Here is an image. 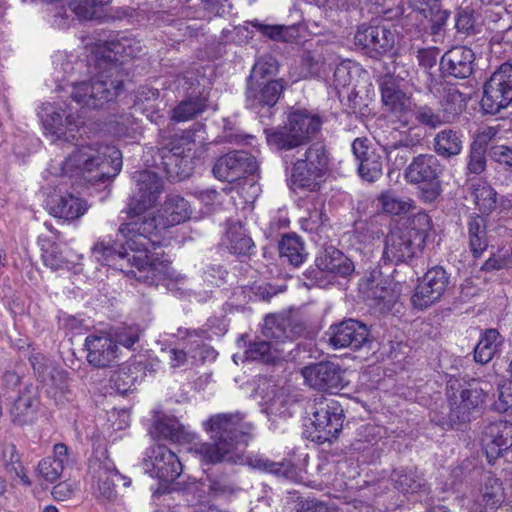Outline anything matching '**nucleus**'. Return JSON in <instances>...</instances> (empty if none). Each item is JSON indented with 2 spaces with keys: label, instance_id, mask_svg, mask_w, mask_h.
Returning a JSON list of instances; mask_svg holds the SVG:
<instances>
[{
  "label": "nucleus",
  "instance_id": "1",
  "mask_svg": "<svg viewBox=\"0 0 512 512\" xmlns=\"http://www.w3.org/2000/svg\"><path fill=\"white\" fill-rule=\"evenodd\" d=\"M206 430L210 434V441L198 443L194 447V452L202 462L247 464L254 469L278 477L292 476L293 465L290 462H274L260 455L246 454V447L252 439L253 425L245 421L242 413H222L211 416L206 422Z\"/></svg>",
  "mask_w": 512,
  "mask_h": 512
},
{
  "label": "nucleus",
  "instance_id": "2",
  "mask_svg": "<svg viewBox=\"0 0 512 512\" xmlns=\"http://www.w3.org/2000/svg\"><path fill=\"white\" fill-rule=\"evenodd\" d=\"M142 48L132 36L117 35L95 60V73L88 80L74 82L70 97L81 108L108 109L123 89L124 59L138 56Z\"/></svg>",
  "mask_w": 512,
  "mask_h": 512
},
{
  "label": "nucleus",
  "instance_id": "3",
  "mask_svg": "<svg viewBox=\"0 0 512 512\" xmlns=\"http://www.w3.org/2000/svg\"><path fill=\"white\" fill-rule=\"evenodd\" d=\"M74 141L76 148L61 163L64 176L96 185L118 175L122 154L117 147L98 141L79 142L78 137Z\"/></svg>",
  "mask_w": 512,
  "mask_h": 512
},
{
  "label": "nucleus",
  "instance_id": "4",
  "mask_svg": "<svg viewBox=\"0 0 512 512\" xmlns=\"http://www.w3.org/2000/svg\"><path fill=\"white\" fill-rule=\"evenodd\" d=\"M188 201L180 195L167 196L157 216L144 215L119 226L118 232L126 238L133 250H155L160 244V229L178 225L189 219Z\"/></svg>",
  "mask_w": 512,
  "mask_h": 512
},
{
  "label": "nucleus",
  "instance_id": "5",
  "mask_svg": "<svg viewBox=\"0 0 512 512\" xmlns=\"http://www.w3.org/2000/svg\"><path fill=\"white\" fill-rule=\"evenodd\" d=\"M126 240V238L123 236ZM131 249L125 244L96 243L92 248V256L102 264L123 272L126 276L149 285H158L165 268L163 261L151 255V251Z\"/></svg>",
  "mask_w": 512,
  "mask_h": 512
},
{
  "label": "nucleus",
  "instance_id": "6",
  "mask_svg": "<svg viewBox=\"0 0 512 512\" xmlns=\"http://www.w3.org/2000/svg\"><path fill=\"white\" fill-rule=\"evenodd\" d=\"M322 123L318 114L297 109L289 114L286 125L265 128L264 134L268 146L280 154L282 161L288 162L289 153H299V149L320 131Z\"/></svg>",
  "mask_w": 512,
  "mask_h": 512
},
{
  "label": "nucleus",
  "instance_id": "7",
  "mask_svg": "<svg viewBox=\"0 0 512 512\" xmlns=\"http://www.w3.org/2000/svg\"><path fill=\"white\" fill-rule=\"evenodd\" d=\"M307 438L318 444L336 440L343 429L345 413L342 404L323 395L305 403Z\"/></svg>",
  "mask_w": 512,
  "mask_h": 512
},
{
  "label": "nucleus",
  "instance_id": "8",
  "mask_svg": "<svg viewBox=\"0 0 512 512\" xmlns=\"http://www.w3.org/2000/svg\"><path fill=\"white\" fill-rule=\"evenodd\" d=\"M194 136L191 130H184L170 136L159 149V165L171 181H181L193 172L198 147Z\"/></svg>",
  "mask_w": 512,
  "mask_h": 512
},
{
  "label": "nucleus",
  "instance_id": "9",
  "mask_svg": "<svg viewBox=\"0 0 512 512\" xmlns=\"http://www.w3.org/2000/svg\"><path fill=\"white\" fill-rule=\"evenodd\" d=\"M443 172L444 166L436 155L422 153L412 158L404 169L403 177L407 183L420 186L423 198L432 202L442 192Z\"/></svg>",
  "mask_w": 512,
  "mask_h": 512
},
{
  "label": "nucleus",
  "instance_id": "10",
  "mask_svg": "<svg viewBox=\"0 0 512 512\" xmlns=\"http://www.w3.org/2000/svg\"><path fill=\"white\" fill-rule=\"evenodd\" d=\"M512 103V64H501L485 81L480 105L487 114L495 115Z\"/></svg>",
  "mask_w": 512,
  "mask_h": 512
},
{
  "label": "nucleus",
  "instance_id": "11",
  "mask_svg": "<svg viewBox=\"0 0 512 512\" xmlns=\"http://www.w3.org/2000/svg\"><path fill=\"white\" fill-rule=\"evenodd\" d=\"M396 32L386 24H361L354 35V45L366 56L380 60L395 46Z\"/></svg>",
  "mask_w": 512,
  "mask_h": 512
},
{
  "label": "nucleus",
  "instance_id": "12",
  "mask_svg": "<svg viewBox=\"0 0 512 512\" xmlns=\"http://www.w3.org/2000/svg\"><path fill=\"white\" fill-rule=\"evenodd\" d=\"M391 67H385L386 73L378 79L381 98L383 104L392 112L399 115V121L404 127L410 125L409 113L412 108L411 99L402 91L398 79H404L401 73L396 71L398 65L396 61L390 57Z\"/></svg>",
  "mask_w": 512,
  "mask_h": 512
},
{
  "label": "nucleus",
  "instance_id": "13",
  "mask_svg": "<svg viewBox=\"0 0 512 512\" xmlns=\"http://www.w3.org/2000/svg\"><path fill=\"white\" fill-rule=\"evenodd\" d=\"M328 343L334 349L349 348L357 351L371 348L373 337L369 327L362 321L347 318L331 325L326 332Z\"/></svg>",
  "mask_w": 512,
  "mask_h": 512
},
{
  "label": "nucleus",
  "instance_id": "14",
  "mask_svg": "<svg viewBox=\"0 0 512 512\" xmlns=\"http://www.w3.org/2000/svg\"><path fill=\"white\" fill-rule=\"evenodd\" d=\"M284 91L283 81L247 82L245 92L246 108L257 114L262 123L270 120L274 107Z\"/></svg>",
  "mask_w": 512,
  "mask_h": 512
},
{
  "label": "nucleus",
  "instance_id": "15",
  "mask_svg": "<svg viewBox=\"0 0 512 512\" xmlns=\"http://www.w3.org/2000/svg\"><path fill=\"white\" fill-rule=\"evenodd\" d=\"M450 284V275L442 266H433L423 275L414 293L411 304L415 309L425 310L440 301Z\"/></svg>",
  "mask_w": 512,
  "mask_h": 512
},
{
  "label": "nucleus",
  "instance_id": "16",
  "mask_svg": "<svg viewBox=\"0 0 512 512\" xmlns=\"http://www.w3.org/2000/svg\"><path fill=\"white\" fill-rule=\"evenodd\" d=\"M133 179L136 187L128 203L127 213L130 217L139 216L154 206L163 189L162 179L153 171H136Z\"/></svg>",
  "mask_w": 512,
  "mask_h": 512
},
{
  "label": "nucleus",
  "instance_id": "17",
  "mask_svg": "<svg viewBox=\"0 0 512 512\" xmlns=\"http://www.w3.org/2000/svg\"><path fill=\"white\" fill-rule=\"evenodd\" d=\"M305 331V322L292 313L269 314L262 325L263 336L275 345L293 342Z\"/></svg>",
  "mask_w": 512,
  "mask_h": 512
},
{
  "label": "nucleus",
  "instance_id": "18",
  "mask_svg": "<svg viewBox=\"0 0 512 512\" xmlns=\"http://www.w3.org/2000/svg\"><path fill=\"white\" fill-rule=\"evenodd\" d=\"M255 157L243 150L230 151L216 159L212 172L220 181L235 182L256 172Z\"/></svg>",
  "mask_w": 512,
  "mask_h": 512
},
{
  "label": "nucleus",
  "instance_id": "19",
  "mask_svg": "<svg viewBox=\"0 0 512 512\" xmlns=\"http://www.w3.org/2000/svg\"><path fill=\"white\" fill-rule=\"evenodd\" d=\"M89 471L97 484L96 497L102 501H114L116 499V481H122L124 487L131 485V479L119 473L114 463L108 458L95 457L91 459Z\"/></svg>",
  "mask_w": 512,
  "mask_h": 512
},
{
  "label": "nucleus",
  "instance_id": "20",
  "mask_svg": "<svg viewBox=\"0 0 512 512\" xmlns=\"http://www.w3.org/2000/svg\"><path fill=\"white\" fill-rule=\"evenodd\" d=\"M305 384L318 391L341 390L345 387L344 370L332 361H321L301 369Z\"/></svg>",
  "mask_w": 512,
  "mask_h": 512
},
{
  "label": "nucleus",
  "instance_id": "21",
  "mask_svg": "<svg viewBox=\"0 0 512 512\" xmlns=\"http://www.w3.org/2000/svg\"><path fill=\"white\" fill-rule=\"evenodd\" d=\"M485 398L486 392L480 386V382L473 379L461 389L460 401L451 406L448 420L440 421L439 424L455 427L469 422L472 413L484 403Z\"/></svg>",
  "mask_w": 512,
  "mask_h": 512
},
{
  "label": "nucleus",
  "instance_id": "22",
  "mask_svg": "<svg viewBox=\"0 0 512 512\" xmlns=\"http://www.w3.org/2000/svg\"><path fill=\"white\" fill-rule=\"evenodd\" d=\"M481 444L489 463L499 457L506 459L508 450L512 448V422L499 419L485 425Z\"/></svg>",
  "mask_w": 512,
  "mask_h": 512
},
{
  "label": "nucleus",
  "instance_id": "23",
  "mask_svg": "<svg viewBox=\"0 0 512 512\" xmlns=\"http://www.w3.org/2000/svg\"><path fill=\"white\" fill-rule=\"evenodd\" d=\"M182 79L184 84L188 85L187 93L189 97L173 108L171 119L176 122L193 119L207 107L205 83L201 84L193 71L185 72Z\"/></svg>",
  "mask_w": 512,
  "mask_h": 512
},
{
  "label": "nucleus",
  "instance_id": "24",
  "mask_svg": "<svg viewBox=\"0 0 512 512\" xmlns=\"http://www.w3.org/2000/svg\"><path fill=\"white\" fill-rule=\"evenodd\" d=\"M143 467L150 476L166 483L176 480L183 471L177 455L164 445L151 450V454L143 461Z\"/></svg>",
  "mask_w": 512,
  "mask_h": 512
},
{
  "label": "nucleus",
  "instance_id": "25",
  "mask_svg": "<svg viewBox=\"0 0 512 512\" xmlns=\"http://www.w3.org/2000/svg\"><path fill=\"white\" fill-rule=\"evenodd\" d=\"M422 249L423 246L411 236L409 231L397 227L385 237L382 259L394 264L408 263Z\"/></svg>",
  "mask_w": 512,
  "mask_h": 512
},
{
  "label": "nucleus",
  "instance_id": "26",
  "mask_svg": "<svg viewBox=\"0 0 512 512\" xmlns=\"http://www.w3.org/2000/svg\"><path fill=\"white\" fill-rule=\"evenodd\" d=\"M41 120L47 132L57 139H62L67 142L77 140V134H79V138H82L80 131L85 129L83 122L78 116L65 114V112L61 113L50 104L44 108V114L41 115Z\"/></svg>",
  "mask_w": 512,
  "mask_h": 512
},
{
  "label": "nucleus",
  "instance_id": "27",
  "mask_svg": "<svg viewBox=\"0 0 512 512\" xmlns=\"http://www.w3.org/2000/svg\"><path fill=\"white\" fill-rule=\"evenodd\" d=\"M352 152L358 161V174L362 180L373 183L383 175V161L380 153L372 148L366 137H358L352 142Z\"/></svg>",
  "mask_w": 512,
  "mask_h": 512
},
{
  "label": "nucleus",
  "instance_id": "28",
  "mask_svg": "<svg viewBox=\"0 0 512 512\" xmlns=\"http://www.w3.org/2000/svg\"><path fill=\"white\" fill-rule=\"evenodd\" d=\"M88 363L98 369L116 366L120 351L113 338L107 334L89 335L85 339Z\"/></svg>",
  "mask_w": 512,
  "mask_h": 512
},
{
  "label": "nucleus",
  "instance_id": "29",
  "mask_svg": "<svg viewBox=\"0 0 512 512\" xmlns=\"http://www.w3.org/2000/svg\"><path fill=\"white\" fill-rule=\"evenodd\" d=\"M475 52L467 46H454L440 59V70L444 77L468 79L475 70Z\"/></svg>",
  "mask_w": 512,
  "mask_h": 512
},
{
  "label": "nucleus",
  "instance_id": "30",
  "mask_svg": "<svg viewBox=\"0 0 512 512\" xmlns=\"http://www.w3.org/2000/svg\"><path fill=\"white\" fill-rule=\"evenodd\" d=\"M40 405L38 387L33 384L25 385L19 390L11 407L12 422L21 427L33 425L38 419Z\"/></svg>",
  "mask_w": 512,
  "mask_h": 512
},
{
  "label": "nucleus",
  "instance_id": "31",
  "mask_svg": "<svg viewBox=\"0 0 512 512\" xmlns=\"http://www.w3.org/2000/svg\"><path fill=\"white\" fill-rule=\"evenodd\" d=\"M315 265L318 271L307 272V278L318 280L319 272H328L340 277H348L355 271V265L352 260L342 251L334 246H327L316 257Z\"/></svg>",
  "mask_w": 512,
  "mask_h": 512
},
{
  "label": "nucleus",
  "instance_id": "32",
  "mask_svg": "<svg viewBox=\"0 0 512 512\" xmlns=\"http://www.w3.org/2000/svg\"><path fill=\"white\" fill-rule=\"evenodd\" d=\"M294 152L289 153L288 162L283 161L288 169V165H292L290 176L287 179L289 187L293 191L316 192L320 189L323 182V175L307 166L304 162L294 160Z\"/></svg>",
  "mask_w": 512,
  "mask_h": 512
},
{
  "label": "nucleus",
  "instance_id": "33",
  "mask_svg": "<svg viewBox=\"0 0 512 512\" xmlns=\"http://www.w3.org/2000/svg\"><path fill=\"white\" fill-rule=\"evenodd\" d=\"M47 207L50 215L71 222L78 220L87 212L88 203L86 200L66 192L52 196Z\"/></svg>",
  "mask_w": 512,
  "mask_h": 512
},
{
  "label": "nucleus",
  "instance_id": "34",
  "mask_svg": "<svg viewBox=\"0 0 512 512\" xmlns=\"http://www.w3.org/2000/svg\"><path fill=\"white\" fill-rule=\"evenodd\" d=\"M504 500L505 492L501 481L489 476L473 500L469 512H495Z\"/></svg>",
  "mask_w": 512,
  "mask_h": 512
},
{
  "label": "nucleus",
  "instance_id": "35",
  "mask_svg": "<svg viewBox=\"0 0 512 512\" xmlns=\"http://www.w3.org/2000/svg\"><path fill=\"white\" fill-rule=\"evenodd\" d=\"M495 136V132L489 128L475 135L469 146V153L466 163L467 175H480L487 167V158L489 151V143Z\"/></svg>",
  "mask_w": 512,
  "mask_h": 512
},
{
  "label": "nucleus",
  "instance_id": "36",
  "mask_svg": "<svg viewBox=\"0 0 512 512\" xmlns=\"http://www.w3.org/2000/svg\"><path fill=\"white\" fill-rule=\"evenodd\" d=\"M394 488L404 495L419 494L428 495L430 487L416 468H398L394 469L390 475Z\"/></svg>",
  "mask_w": 512,
  "mask_h": 512
},
{
  "label": "nucleus",
  "instance_id": "37",
  "mask_svg": "<svg viewBox=\"0 0 512 512\" xmlns=\"http://www.w3.org/2000/svg\"><path fill=\"white\" fill-rule=\"evenodd\" d=\"M49 3L60 4L61 10L54 14L55 22L58 26L65 24L64 20L68 18L66 10L67 6L72 13H74L79 19L90 20L94 18L97 13V9L110 3L111 0H47Z\"/></svg>",
  "mask_w": 512,
  "mask_h": 512
},
{
  "label": "nucleus",
  "instance_id": "38",
  "mask_svg": "<svg viewBox=\"0 0 512 512\" xmlns=\"http://www.w3.org/2000/svg\"><path fill=\"white\" fill-rule=\"evenodd\" d=\"M464 146V133L461 129L444 128L433 138V150L436 156L451 159L461 154Z\"/></svg>",
  "mask_w": 512,
  "mask_h": 512
},
{
  "label": "nucleus",
  "instance_id": "39",
  "mask_svg": "<svg viewBox=\"0 0 512 512\" xmlns=\"http://www.w3.org/2000/svg\"><path fill=\"white\" fill-rule=\"evenodd\" d=\"M467 241L474 258H479L488 248L487 219L483 215L471 214L467 220Z\"/></svg>",
  "mask_w": 512,
  "mask_h": 512
},
{
  "label": "nucleus",
  "instance_id": "40",
  "mask_svg": "<svg viewBox=\"0 0 512 512\" xmlns=\"http://www.w3.org/2000/svg\"><path fill=\"white\" fill-rule=\"evenodd\" d=\"M223 245L238 256H248L254 248V242L246 234L245 229L240 223H230L222 239Z\"/></svg>",
  "mask_w": 512,
  "mask_h": 512
},
{
  "label": "nucleus",
  "instance_id": "41",
  "mask_svg": "<svg viewBox=\"0 0 512 512\" xmlns=\"http://www.w3.org/2000/svg\"><path fill=\"white\" fill-rule=\"evenodd\" d=\"M209 494L216 498H231L236 496L241 487L236 481L232 473L226 471H218L208 476Z\"/></svg>",
  "mask_w": 512,
  "mask_h": 512
},
{
  "label": "nucleus",
  "instance_id": "42",
  "mask_svg": "<svg viewBox=\"0 0 512 512\" xmlns=\"http://www.w3.org/2000/svg\"><path fill=\"white\" fill-rule=\"evenodd\" d=\"M502 343L503 337L497 329L484 330L474 348V360L482 365L487 364L493 359Z\"/></svg>",
  "mask_w": 512,
  "mask_h": 512
},
{
  "label": "nucleus",
  "instance_id": "43",
  "mask_svg": "<svg viewBox=\"0 0 512 512\" xmlns=\"http://www.w3.org/2000/svg\"><path fill=\"white\" fill-rule=\"evenodd\" d=\"M150 434L154 438L167 439L174 443H182L189 440V435L184 431L178 420L171 417H163L155 421Z\"/></svg>",
  "mask_w": 512,
  "mask_h": 512
},
{
  "label": "nucleus",
  "instance_id": "44",
  "mask_svg": "<svg viewBox=\"0 0 512 512\" xmlns=\"http://www.w3.org/2000/svg\"><path fill=\"white\" fill-rule=\"evenodd\" d=\"M43 384L47 386L46 392L54 399L56 405L63 404L72 395L68 372L64 369L56 368L48 376L47 382Z\"/></svg>",
  "mask_w": 512,
  "mask_h": 512
},
{
  "label": "nucleus",
  "instance_id": "45",
  "mask_svg": "<svg viewBox=\"0 0 512 512\" xmlns=\"http://www.w3.org/2000/svg\"><path fill=\"white\" fill-rule=\"evenodd\" d=\"M143 368L145 367L141 363H134L116 371L111 378L116 391L125 395L135 389L139 380V373Z\"/></svg>",
  "mask_w": 512,
  "mask_h": 512
},
{
  "label": "nucleus",
  "instance_id": "46",
  "mask_svg": "<svg viewBox=\"0 0 512 512\" xmlns=\"http://www.w3.org/2000/svg\"><path fill=\"white\" fill-rule=\"evenodd\" d=\"M423 136L417 126H409L405 130L393 128L387 136L385 144L415 150L422 145Z\"/></svg>",
  "mask_w": 512,
  "mask_h": 512
},
{
  "label": "nucleus",
  "instance_id": "47",
  "mask_svg": "<svg viewBox=\"0 0 512 512\" xmlns=\"http://www.w3.org/2000/svg\"><path fill=\"white\" fill-rule=\"evenodd\" d=\"M279 251L280 256L286 258L295 267L301 265L307 256L304 252V244L296 234L284 235L279 242Z\"/></svg>",
  "mask_w": 512,
  "mask_h": 512
},
{
  "label": "nucleus",
  "instance_id": "48",
  "mask_svg": "<svg viewBox=\"0 0 512 512\" xmlns=\"http://www.w3.org/2000/svg\"><path fill=\"white\" fill-rule=\"evenodd\" d=\"M367 297L374 301V305L378 306L381 311H390L398 299V293L394 291L387 282L380 280L374 286H369L366 291Z\"/></svg>",
  "mask_w": 512,
  "mask_h": 512
},
{
  "label": "nucleus",
  "instance_id": "49",
  "mask_svg": "<svg viewBox=\"0 0 512 512\" xmlns=\"http://www.w3.org/2000/svg\"><path fill=\"white\" fill-rule=\"evenodd\" d=\"M414 117L418 124L436 129L445 123L450 122V117L446 114L440 115L428 105H416L412 102V108L409 113V119Z\"/></svg>",
  "mask_w": 512,
  "mask_h": 512
},
{
  "label": "nucleus",
  "instance_id": "50",
  "mask_svg": "<svg viewBox=\"0 0 512 512\" xmlns=\"http://www.w3.org/2000/svg\"><path fill=\"white\" fill-rule=\"evenodd\" d=\"M278 72V62L271 55L260 57L253 65L247 82L276 81L274 77Z\"/></svg>",
  "mask_w": 512,
  "mask_h": 512
},
{
  "label": "nucleus",
  "instance_id": "51",
  "mask_svg": "<svg viewBox=\"0 0 512 512\" xmlns=\"http://www.w3.org/2000/svg\"><path fill=\"white\" fill-rule=\"evenodd\" d=\"M307 166L313 168L323 176L328 169V154L326 147L322 142L312 143L304 152L302 157L297 158Z\"/></svg>",
  "mask_w": 512,
  "mask_h": 512
},
{
  "label": "nucleus",
  "instance_id": "52",
  "mask_svg": "<svg viewBox=\"0 0 512 512\" xmlns=\"http://www.w3.org/2000/svg\"><path fill=\"white\" fill-rule=\"evenodd\" d=\"M419 16H422L427 20V24H425L423 27L425 32L432 36H440L445 30L447 20L450 16V11L442 9L440 3L436 7L424 9V12H422Z\"/></svg>",
  "mask_w": 512,
  "mask_h": 512
},
{
  "label": "nucleus",
  "instance_id": "53",
  "mask_svg": "<svg viewBox=\"0 0 512 512\" xmlns=\"http://www.w3.org/2000/svg\"><path fill=\"white\" fill-rule=\"evenodd\" d=\"M263 386H259V389L261 390L260 394L264 405H266V410L271 414L284 413L285 410H282V407L286 403V397L282 389L270 381L264 382Z\"/></svg>",
  "mask_w": 512,
  "mask_h": 512
},
{
  "label": "nucleus",
  "instance_id": "54",
  "mask_svg": "<svg viewBox=\"0 0 512 512\" xmlns=\"http://www.w3.org/2000/svg\"><path fill=\"white\" fill-rule=\"evenodd\" d=\"M401 228L409 231L411 236L424 247L432 230V221L426 212H418L412 216L406 227Z\"/></svg>",
  "mask_w": 512,
  "mask_h": 512
},
{
  "label": "nucleus",
  "instance_id": "55",
  "mask_svg": "<svg viewBox=\"0 0 512 512\" xmlns=\"http://www.w3.org/2000/svg\"><path fill=\"white\" fill-rule=\"evenodd\" d=\"M278 351V348L273 347V343L266 339L250 343L245 354L250 360L273 363L280 359Z\"/></svg>",
  "mask_w": 512,
  "mask_h": 512
},
{
  "label": "nucleus",
  "instance_id": "56",
  "mask_svg": "<svg viewBox=\"0 0 512 512\" xmlns=\"http://www.w3.org/2000/svg\"><path fill=\"white\" fill-rule=\"evenodd\" d=\"M383 151L385 153L387 163L390 167L391 173L393 170H401L405 169L406 166L410 163L409 160L415 156V150L397 147L389 144L383 145Z\"/></svg>",
  "mask_w": 512,
  "mask_h": 512
},
{
  "label": "nucleus",
  "instance_id": "57",
  "mask_svg": "<svg viewBox=\"0 0 512 512\" xmlns=\"http://www.w3.org/2000/svg\"><path fill=\"white\" fill-rule=\"evenodd\" d=\"M65 252V246L58 243L49 244L48 247L43 248L42 259L44 264L52 270L68 268L73 261L68 258Z\"/></svg>",
  "mask_w": 512,
  "mask_h": 512
},
{
  "label": "nucleus",
  "instance_id": "58",
  "mask_svg": "<svg viewBox=\"0 0 512 512\" xmlns=\"http://www.w3.org/2000/svg\"><path fill=\"white\" fill-rule=\"evenodd\" d=\"M136 119L131 113H122L116 115L113 120H110L108 123L109 131L115 137H129L133 138L134 133L136 132Z\"/></svg>",
  "mask_w": 512,
  "mask_h": 512
},
{
  "label": "nucleus",
  "instance_id": "59",
  "mask_svg": "<svg viewBox=\"0 0 512 512\" xmlns=\"http://www.w3.org/2000/svg\"><path fill=\"white\" fill-rule=\"evenodd\" d=\"M378 201L386 213L393 215L405 213L411 207V204L408 201L403 200L393 190L382 192L378 197Z\"/></svg>",
  "mask_w": 512,
  "mask_h": 512
},
{
  "label": "nucleus",
  "instance_id": "60",
  "mask_svg": "<svg viewBox=\"0 0 512 512\" xmlns=\"http://www.w3.org/2000/svg\"><path fill=\"white\" fill-rule=\"evenodd\" d=\"M488 157L502 171L512 176V146L505 144L491 145L488 151Z\"/></svg>",
  "mask_w": 512,
  "mask_h": 512
},
{
  "label": "nucleus",
  "instance_id": "61",
  "mask_svg": "<svg viewBox=\"0 0 512 512\" xmlns=\"http://www.w3.org/2000/svg\"><path fill=\"white\" fill-rule=\"evenodd\" d=\"M467 100L466 94L460 92L455 87L449 88L443 97L444 114L450 118L451 115H458L465 109Z\"/></svg>",
  "mask_w": 512,
  "mask_h": 512
},
{
  "label": "nucleus",
  "instance_id": "62",
  "mask_svg": "<svg viewBox=\"0 0 512 512\" xmlns=\"http://www.w3.org/2000/svg\"><path fill=\"white\" fill-rule=\"evenodd\" d=\"M497 192L490 185H483L475 188L474 200L479 211L489 214L496 208Z\"/></svg>",
  "mask_w": 512,
  "mask_h": 512
},
{
  "label": "nucleus",
  "instance_id": "63",
  "mask_svg": "<svg viewBox=\"0 0 512 512\" xmlns=\"http://www.w3.org/2000/svg\"><path fill=\"white\" fill-rule=\"evenodd\" d=\"M29 362L41 383H46L48 376L56 369L52 360L40 352H32L29 356Z\"/></svg>",
  "mask_w": 512,
  "mask_h": 512
},
{
  "label": "nucleus",
  "instance_id": "64",
  "mask_svg": "<svg viewBox=\"0 0 512 512\" xmlns=\"http://www.w3.org/2000/svg\"><path fill=\"white\" fill-rule=\"evenodd\" d=\"M475 11L469 7L459 8L455 15V28L457 33L472 35L476 33Z\"/></svg>",
  "mask_w": 512,
  "mask_h": 512
}]
</instances>
